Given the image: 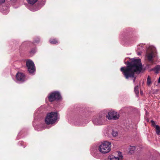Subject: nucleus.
Segmentation results:
<instances>
[{
    "label": "nucleus",
    "mask_w": 160,
    "mask_h": 160,
    "mask_svg": "<svg viewBox=\"0 0 160 160\" xmlns=\"http://www.w3.org/2000/svg\"><path fill=\"white\" fill-rule=\"evenodd\" d=\"M128 149L129 150V152L130 153L132 154L134 152V151L136 150V147L133 146H130L129 148Z\"/></svg>",
    "instance_id": "obj_11"
},
{
    "label": "nucleus",
    "mask_w": 160,
    "mask_h": 160,
    "mask_svg": "<svg viewBox=\"0 0 160 160\" xmlns=\"http://www.w3.org/2000/svg\"><path fill=\"white\" fill-rule=\"evenodd\" d=\"M118 157L111 156L109 157V160H122L123 156L120 152H118Z\"/></svg>",
    "instance_id": "obj_10"
},
{
    "label": "nucleus",
    "mask_w": 160,
    "mask_h": 160,
    "mask_svg": "<svg viewBox=\"0 0 160 160\" xmlns=\"http://www.w3.org/2000/svg\"><path fill=\"white\" fill-rule=\"evenodd\" d=\"M50 42L51 43L55 44L58 42L57 41L56 39H50Z\"/></svg>",
    "instance_id": "obj_18"
},
{
    "label": "nucleus",
    "mask_w": 160,
    "mask_h": 160,
    "mask_svg": "<svg viewBox=\"0 0 160 160\" xmlns=\"http://www.w3.org/2000/svg\"><path fill=\"white\" fill-rule=\"evenodd\" d=\"M16 78L19 81L23 82L25 80V76L23 73L18 72L16 75Z\"/></svg>",
    "instance_id": "obj_9"
},
{
    "label": "nucleus",
    "mask_w": 160,
    "mask_h": 160,
    "mask_svg": "<svg viewBox=\"0 0 160 160\" xmlns=\"http://www.w3.org/2000/svg\"><path fill=\"white\" fill-rule=\"evenodd\" d=\"M131 60L130 62L128 61L125 62L127 67H122L120 70L126 79L134 78L133 82H134L135 79V73L140 72L142 67L140 59L133 58Z\"/></svg>",
    "instance_id": "obj_1"
},
{
    "label": "nucleus",
    "mask_w": 160,
    "mask_h": 160,
    "mask_svg": "<svg viewBox=\"0 0 160 160\" xmlns=\"http://www.w3.org/2000/svg\"><path fill=\"white\" fill-rule=\"evenodd\" d=\"M156 133L159 134L160 132V127L158 125L156 126Z\"/></svg>",
    "instance_id": "obj_15"
},
{
    "label": "nucleus",
    "mask_w": 160,
    "mask_h": 160,
    "mask_svg": "<svg viewBox=\"0 0 160 160\" xmlns=\"http://www.w3.org/2000/svg\"><path fill=\"white\" fill-rule=\"evenodd\" d=\"M154 71L156 73H158L160 71V65H157L154 69Z\"/></svg>",
    "instance_id": "obj_12"
},
{
    "label": "nucleus",
    "mask_w": 160,
    "mask_h": 160,
    "mask_svg": "<svg viewBox=\"0 0 160 160\" xmlns=\"http://www.w3.org/2000/svg\"><path fill=\"white\" fill-rule=\"evenodd\" d=\"M111 143L109 142L105 141L102 143L99 146L98 150L102 154L107 153L111 150Z\"/></svg>",
    "instance_id": "obj_2"
},
{
    "label": "nucleus",
    "mask_w": 160,
    "mask_h": 160,
    "mask_svg": "<svg viewBox=\"0 0 160 160\" xmlns=\"http://www.w3.org/2000/svg\"><path fill=\"white\" fill-rule=\"evenodd\" d=\"M106 117L109 120H116L119 118V115L117 112L113 110H111L108 112Z\"/></svg>",
    "instance_id": "obj_5"
},
{
    "label": "nucleus",
    "mask_w": 160,
    "mask_h": 160,
    "mask_svg": "<svg viewBox=\"0 0 160 160\" xmlns=\"http://www.w3.org/2000/svg\"><path fill=\"white\" fill-rule=\"evenodd\" d=\"M57 119V113L55 112H51L47 114L45 122L47 124H52L55 123Z\"/></svg>",
    "instance_id": "obj_3"
},
{
    "label": "nucleus",
    "mask_w": 160,
    "mask_h": 160,
    "mask_svg": "<svg viewBox=\"0 0 160 160\" xmlns=\"http://www.w3.org/2000/svg\"><path fill=\"white\" fill-rule=\"evenodd\" d=\"M155 48L152 47H150L146 53V56L148 60L152 63H153L152 58L155 57L154 53Z\"/></svg>",
    "instance_id": "obj_4"
},
{
    "label": "nucleus",
    "mask_w": 160,
    "mask_h": 160,
    "mask_svg": "<svg viewBox=\"0 0 160 160\" xmlns=\"http://www.w3.org/2000/svg\"><path fill=\"white\" fill-rule=\"evenodd\" d=\"M103 118L102 116H99L94 119L93 122L96 125H100L103 124Z\"/></svg>",
    "instance_id": "obj_8"
},
{
    "label": "nucleus",
    "mask_w": 160,
    "mask_h": 160,
    "mask_svg": "<svg viewBox=\"0 0 160 160\" xmlns=\"http://www.w3.org/2000/svg\"><path fill=\"white\" fill-rule=\"evenodd\" d=\"M28 2L31 4H33L35 3L38 0H26Z\"/></svg>",
    "instance_id": "obj_13"
},
{
    "label": "nucleus",
    "mask_w": 160,
    "mask_h": 160,
    "mask_svg": "<svg viewBox=\"0 0 160 160\" xmlns=\"http://www.w3.org/2000/svg\"><path fill=\"white\" fill-rule=\"evenodd\" d=\"M5 0H0V4L4 3Z\"/></svg>",
    "instance_id": "obj_19"
},
{
    "label": "nucleus",
    "mask_w": 160,
    "mask_h": 160,
    "mask_svg": "<svg viewBox=\"0 0 160 160\" xmlns=\"http://www.w3.org/2000/svg\"><path fill=\"white\" fill-rule=\"evenodd\" d=\"M152 83V82L149 76H148L147 80V84L148 85H150Z\"/></svg>",
    "instance_id": "obj_14"
},
{
    "label": "nucleus",
    "mask_w": 160,
    "mask_h": 160,
    "mask_svg": "<svg viewBox=\"0 0 160 160\" xmlns=\"http://www.w3.org/2000/svg\"><path fill=\"white\" fill-rule=\"evenodd\" d=\"M26 65L30 73H32L35 71L34 64L32 61L30 60H28L26 62Z\"/></svg>",
    "instance_id": "obj_7"
},
{
    "label": "nucleus",
    "mask_w": 160,
    "mask_h": 160,
    "mask_svg": "<svg viewBox=\"0 0 160 160\" xmlns=\"http://www.w3.org/2000/svg\"><path fill=\"white\" fill-rule=\"evenodd\" d=\"M134 91L136 95L138 96L139 93V91L138 90V86H135L134 88Z\"/></svg>",
    "instance_id": "obj_16"
},
{
    "label": "nucleus",
    "mask_w": 160,
    "mask_h": 160,
    "mask_svg": "<svg viewBox=\"0 0 160 160\" xmlns=\"http://www.w3.org/2000/svg\"><path fill=\"white\" fill-rule=\"evenodd\" d=\"M138 55H140V54H141V53H140V52H138Z\"/></svg>",
    "instance_id": "obj_21"
},
{
    "label": "nucleus",
    "mask_w": 160,
    "mask_h": 160,
    "mask_svg": "<svg viewBox=\"0 0 160 160\" xmlns=\"http://www.w3.org/2000/svg\"><path fill=\"white\" fill-rule=\"evenodd\" d=\"M151 122H152V124L154 125V124L155 123V122H154L153 121H151Z\"/></svg>",
    "instance_id": "obj_20"
},
{
    "label": "nucleus",
    "mask_w": 160,
    "mask_h": 160,
    "mask_svg": "<svg viewBox=\"0 0 160 160\" xmlns=\"http://www.w3.org/2000/svg\"><path fill=\"white\" fill-rule=\"evenodd\" d=\"M61 98L59 92H55L51 93L48 96V98L50 102L53 101L55 100H59Z\"/></svg>",
    "instance_id": "obj_6"
},
{
    "label": "nucleus",
    "mask_w": 160,
    "mask_h": 160,
    "mask_svg": "<svg viewBox=\"0 0 160 160\" xmlns=\"http://www.w3.org/2000/svg\"><path fill=\"white\" fill-rule=\"evenodd\" d=\"M112 135L113 137H116L118 136V133L117 131H112Z\"/></svg>",
    "instance_id": "obj_17"
}]
</instances>
